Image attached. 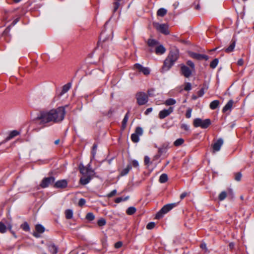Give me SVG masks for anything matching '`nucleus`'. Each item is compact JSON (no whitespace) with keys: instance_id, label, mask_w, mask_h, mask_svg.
<instances>
[{"instance_id":"24","label":"nucleus","mask_w":254,"mask_h":254,"mask_svg":"<svg viewBox=\"0 0 254 254\" xmlns=\"http://www.w3.org/2000/svg\"><path fill=\"white\" fill-rule=\"evenodd\" d=\"M235 45H236V42L235 41H234L233 42H232V43L230 44V45L227 48H226L225 49V52L228 53H229L232 52L235 48Z\"/></svg>"},{"instance_id":"38","label":"nucleus","mask_w":254,"mask_h":254,"mask_svg":"<svg viewBox=\"0 0 254 254\" xmlns=\"http://www.w3.org/2000/svg\"><path fill=\"white\" fill-rule=\"evenodd\" d=\"M97 224L99 226H103L106 224V220L104 218H100L98 220Z\"/></svg>"},{"instance_id":"34","label":"nucleus","mask_w":254,"mask_h":254,"mask_svg":"<svg viewBox=\"0 0 254 254\" xmlns=\"http://www.w3.org/2000/svg\"><path fill=\"white\" fill-rule=\"evenodd\" d=\"M128 114L127 113L124 119H123V122H122V127L124 129L126 127V125H127V121H128Z\"/></svg>"},{"instance_id":"50","label":"nucleus","mask_w":254,"mask_h":254,"mask_svg":"<svg viewBox=\"0 0 254 254\" xmlns=\"http://www.w3.org/2000/svg\"><path fill=\"white\" fill-rule=\"evenodd\" d=\"M132 165L133 167L137 168L139 166V163L137 161L134 160L132 161Z\"/></svg>"},{"instance_id":"28","label":"nucleus","mask_w":254,"mask_h":254,"mask_svg":"<svg viewBox=\"0 0 254 254\" xmlns=\"http://www.w3.org/2000/svg\"><path fill=\"white\" fill-rule=\"evenodd\" d=\"M219 105V101L218 100H214L210 103V108L212 110H214L218 107Z\"/></svg>"},{"instance_id":"52","label":"nucleus","mask_w":254,"mask_h":254,"mask_svg":"<svg viewBox=\"0 0 254 254\" xmlns=\"http://www.w3.org/2000/svg\"><path fill=\"white\" fill-rule=\"evenodd\" d=\"M122 245H123V243L122 242H118L115 244V247L116 249H119V248H121L122 246Z\"/></svg>"},{"instance_id":"15","label":"nucleus","mask_w":254,"mask_h":254,"mask_svg":"<svg viewBox=\"0 0 254 254\" xmlns=\"http://www.w3.org/2000/svg\"><path fill=\"white\" fill-rule=\"evenodd\" d=\"M173 64L174 63L172 62L168 58H167L164 61V66L162 68V70L163 71H167L169 70Z\"/></svg>"},{"instance_id":"51","label":"nucleus","mask_w":254,"mask_h":254,"mask_svg":"<svg viewBox=\"0 0 254 254\" xmlns=\"http://www.w3.org/2000/svg\"><path fill=\"white\" fill-rule=\"evenodd\" d=\"M181 127L182 129H184V130H185L186 131H188L189 130V126L185 124H182L181 125Z\"/></svg>"},{"instance_id":"35","label":"nucleus","mask_w":254,"mask_h":254,"mask_svg":"<svg viewBox=\"0 0 254 254\" xmlns=\"http://www.w3.org/2000/svg\"><path fill=\"white\" fill-rule=\"evenodd\" d=\"M21 228L25 231H29L30 230L29 226L27 222H25L21 224Z\"/></svg>"},{"instance_id":"62","label":"nucleus","mask_w":254,"mask_h":254,"mask_svg":"<svg viewBox=\"0 0 254 254\" xmlns=\"http://www.w3.org/2000/svg\"><path fill=\"white\" fill-rule=\"evenodd\" d=\"M201 56H202V60L204 59L206 61L208 60V57L207 56L205 55H202Z\"/></svg>"},{"instance_id":"25","label":"nucleus","mask_w":254,"mask_h":254,"mask_svg":"<svg viewBox=\"0 0 254 254\" xmlns=\"http://www.w3.org/2000/svg\"><path fill=\"white\" fill-rule=\"evenodd\" d=\"M49 250L52 254H56L58 252V248L54 245H50L49 246Z\"/></svg>"},{"instance_id":"27","label":"nucleus","mask_w":254,"mask_h":254,"mask_svg":"<svg viewBox=\"0 0 254 254\" xmlns=\"http://www.w3.org/2000/svg\"><path fill=\"white\" fill-rule=\"evenodd\" d=\"M190 55L191 57L195 59L196 60H202V56L201 54L193 53V52H190Z\"/></svg>"},{"instance_id":"16","label":"nucleus","mask_w":254,"mask_h":254,"mask_svg":"<svg viewBox=\"0 0 254 254\" xmlns=\"http://www.w3.org/2000/svg\"><path fill=\"white\" fill-rule=\"evenodd\" d=\"M67 183L65 180H62L57 181L55 187L57 188H64L67 186Z\"/></svg>"},{"instance_id":"55","label":"nucleus","mask_w":254,"mask_h":254,"mask_svg":"<svg viewBox=\"0 0 254 254\" xmlns=\"http://www.w3.org/2000/svg\"><path fill=\"white\" fill-rule=\"evenodd\" d=\"M97 147V146L96 145H94V146H93V151H92V153L93 157H94L95 155Z\"/></svg>"},{"instance_id":"39","label":"nucleus","mask_w":254,"mask_h":254,"mask_svg":"<svg viewBox=\"0 0 254 254\" xmlns=\"http://www.w3.org/2000/svg\"><path fill=\"white\" fill-rule=\"evenodd\" d=\"M227 196V193L225 191L221 192L219 195V199L220 200H224Z\"/></svg>"},{"instance_id":"2","label":"nucleus","mask_w":254,"mask_h":254,"mask_svg":"<svg viewBox=\"0 0 254 254\" xmlns=\"http://www.w3.org/2000/svg\"><path fill=\"white\" fill-rule=\"evenodd\" d=\"M177 206V203H173L170 204H167L164 205L161 209L156 214L155 218L156 219H160L162 216L168 213L169 211H170L172 209Z\"/></svg>"},{"instance_id":"53","label":"nucleus","mask_w":254,"mask_h":254,"mask_svg":"<svg viewBox=\"0 0 254 254\" xmlns=\"http://www.w3.org/2000/svg\"><path fill=\"white\" fill-rule=\"evenodd\" d=\"M116 193H117V190H114L108 194V196L109 197H111L113 196H114V195H115L116 194Z\"/></svg>"},{"instance_id":"60","label":"nucleus","mask_w":254,"mask_h":254,"mask_svg":"<svg viewBox=\"0 0 254 254\" xmlns=\"http://www.w3.org/2000/svg\"><path fill=\"white\" fill-rule=\"evenodd\" d=\"M204 93V91L203 88H202L199 92H198V95L199 96H202Z\"/></svg>"},{"instance_id":"29","label":"nucleus","mask_w":254,"mask_h":254,"mask_svg":"<svg viewBox=\"0 0 254 254\" xmlns=\"http://www.w3.org/2000/svg\"><path fill=\"white\" fill-rule=\"evenodd\" d=\"M167 13V10L164 8H161L157 11V14L158 16L163 17Z\"/></svg>"},{"instance_id":"10","label":"nucleus","mask_w":254,"mask_h":254,"mask_svg":"<svg viewBox=\"0 0 254 254\" xmlns=\"http://www.w3.org/2000/svg\"><path fill=\"white\" fill-rule=\"evenodd\" d=\"M179 57V51L175 49L170 52L167 58L173 63H175Z\"/></svg>"},{"instance_id":"44","label":"nucleus","mask_w":254,"mask_h":254,"mask_svg":"<svg viewBox=\"0 0 254 254\" xmlns=\"http://www.w3.org/2000/svg\"><path fill=\"white\" fill-rule=\"evenodd\" d=\"M191 89V85L190 83H187L185 85L184 89L186 91H190Z\"/></svg>"},{"instance_id":"31","label":"nucleus","mask_w":254,"mask_h":254,"mask_svg":"<svg viewBox=\"0 0 254 254\" xmlns=\"http://www.w3.org/2000/svg\"><path fill=\"white\" fill-rule=\"evenodd\" d=\"M136 211V208L134 207H130L127 210V213L128 215H132Z\"/></svg>"},{"instance_id":"17","label":"nucleus","mask_w":254,"mask_h":254,"mask_svg":"<svg viewBox=\"0 0 254 254\" xmlns=\"http://www.w3.org/2000/svg\"><path fill=\"white\" fill-rule=\"evenodd\" d=\"M93 176L86 175L83 176L80 178V182L82 185H85L87 184L91 180Z\"/></svg>"},{"instance_id":"5","label":"nucleus","mask_w":254,"mask_h":254,"mask_svg":"<svg viewBox=\"0 0 254 254\" xmlns=\"http://www.w3.org/2000/svg\"><path fill=\"white\" fill-rule=\"evenodd\" d=\"M143 134V129L141 127H138L136 128L135 132L132 133L131 135V140L134 142H137L139 141V136L142 135Z\"/></svg>"},{"instance_id":"8","label":"nucleus","mask_w":254,"mask_h":254,"mask_svg":"<svg viewBox=\"0 0 254 254\" xmlns=\"http://www.w3.org/2000/svg\"><path fill=\"white\" fill-rule=\"evenodd\" d=\"M154 26L155 28L159 31L164 34H168L169 31L167 26L164 24H159L157 23H154Z\"/></svg>"},{"instance_id":"18","label":"nucleus","mask_w":254,"mask_h":254,"mask_svg":"<svg viewBox=\"0 0 254 254\" xmlns=\"http://www.w3.org/2000/svg\"><path fill=\"white\" fill-rule=\"evenodd\" d=\"M234 104V101L232 100H230L228 101V102L226 104V105L223 108V112H226L227 111L231 110L232 108L233 105Z\"/></svg>"},{"instance_id":"37","label":"nucleus","mask_w":254,"mask_h":254,"mask_svg":"<svg viewBox=\"0 0 254 254\" xmlns=\"http://www.w3.org/2000/svg\"><path fill=\"white\" fill-rule=\"evenodd\" d=\"M6 228L5 225L2 222H0V232L1 233H4L6 232Z\"/></svg>"},{"instance_id":"41","label":"nucleus","mask_w":254,"mask_h":254,"mask_svg":"<svg viewBox=\"0 0 254 254\" xmlns=\"http://www.w3.org/2000/svg\"><path fill=\"white\" fill-rule=\"evenodd\" d=\"M155 226V223L154 222H150L147 225L146 228L148 230H151L154 228Z\"/></svg>"},{"instance_id":"58","label":"nucleus","mask_w":254,"mask_h":254,"mask_svg":"<svg viewBox=\"0 0 254 254\" xmlns=\"http://www.w3.org/2000/svg\"><path fill=\"white\" fill-rule=\"evenodd\" d=\"M200 248L206 251H207L206 245L205 243L201 244L200 245Z\"/></svg>"},{"instance_id":"57","label":"nucleus","mask_w":254,"mask_h":254,"mask_svg":"<svg viewBox=\"0 0 254 254\" xmlns=\"http://www.w3.org/2000/svg\"><path fill=\"white\" fill-rule=\"evenodd\" d=\"M152 110L153 109L152 108H149L147 109V110L145 112V114L146 115H147L148 114H149L150 112H151L152 111Z\"/></svg>"},{"instance_id":"47","label":"nucleus","mask_w":254,"mask_h":254,"mask_svg":"<svg viewBox=\"0 0 254 254\" xmlns=\"http://www.w3.org/2000/svg\"><path fill=\"white\" fill-rule=\"evenodd\" d=\"M242 176V175L240 173H237L235 175V179L236 181H239L241 180Z\"/></svg>"},{"instance_id":"59","label":"nucleus","mask_w":254,"mask_h":254,"mask_svg":"<svg viewBox=\"0 0 254 254\" xmlns=\"http://www.w3.org/2000/svg\"><path fill=\"white\" fill-rule=\"evenodd\" d=\"M243 64H244V61H243V59H242L239 60V61L237 62V64L239 65H242Z\"/></svg>"},{"instance_id":"23","label":"nucleus","mask_w":254,"mask_h":254,"mask_svg":"<svg viewBox=\"0 0 254 254\" xmlns=\"http://www.w3.org/2000/svg\"><path fill=\"white\" fill-rule=\"evenodd\" d=\"M131 168V166L130 165H128L126 168L121 171L120 176H124L128 174Z\"/></svg>"},{"instance_id":"64","label":"nucleus","mask_w":254,"mask_h":254,"mask_svg":"<svg viewBox=\"0 0 254 254\" xmlns=\"http://www.w3.org/2000/svg\"><path fill=\"white\" fill-rule=\"evenodd\" d=\"M229 247L231 249H232L234 247V244L233 243H230L229 244Z\"/></svg>"},{"instance_id":"11","label":"nucleus","mask_w":254,"mask_h":254,"mask_svg":"<svg viewBox=\"0 0 254 254\" xmlns=\"http://www.w3.org/2000/svg\"><path fill=\"white\" fill-rule=\"evenodd\" d=\"M223 144V140L222 138L218 139L213 145V153L219 151Z\"/></svg>"},{"instance_id":"40","label":"nucleus","mask_w":254,"mask_h":254,"mask_svg":"<svg viewBox=\"0 0 254 254\" xmlns=\"http://www.w3.org/2000/svg\"><path fill=\"white\" fill-rule=\"evenodd\" d=\"M86 218L89 221H92L94 219L95 216L92 213H88L87 214Z\"/></svg>"},{"instance_id":"4","label":"nucleus","mask_w":254,"mask_h":254,"mask_svg":"<svg viewBox=\"0 0 254 254\" xmlns=\"http://www.w3.org/2000/svg\"><path fill=\"white\" fill-rule=\"evenodd\" d=\"M137 102L139 105H143L148 102V96L144 93H138L136 94Z\"/></svg>"},{"instance_id":"45","label":"nucleus","mask_w":254,"mask_h":254,"mask_svg":"<svg viewBox=\"0 0 254 254\" xmlns=\"http://www.w3.org/2000/svg\"><path fill=\"white\" fill-rule=\"evenodd\" d=\"M191 112H192V110L190 108H189L187 110V113L186 114V116L187 118H190L191 117Z\"/></svg>"},{"instance_id":"33","label":"nucleus","mask_w":254,"mask_h":254,"mask_svg":"<svg viewBox=\"0 0 254 254\" xmlns=\"http://www.w3.org/2000/svg\"><path fill=\"white\" fill-rule=\"evenodd\" d=\"M65 216L67 219H71L72 217L73 212L72 211L68 209L65 211Z\"/></svg>"},{"instance_id":"46","label":"nucleus","mask_w":254,"mask_h":254,"mask_svg":"<svg viewBox=\"0 0 254 254\" xmlns=\"http://www.w3.org/2000/svg\"><path fill=\"white\" fill-rule=\"evenodd\" d=\"M144 163L146 165H149L151 164L150 158L148 156H145L144 157Z\"/></svg>"},{"instance_id":"20","label":"nucleus","mask_w":254,"mask_h":254,"mask_svg":"<svg viewBox=\"0 0 254 254\" xmlns=\"http://www.w3.org/2000/svg\"><path fill=\"white\" fill-rule=\"evenodd\" d=\"M19 134V132L16 130L11 131L9 133V135L5 138V141H7L10 140L14 137L18 135Z\"/></svg>"},{"instance_id":"32","label":"nucleus","mask_w":254,"mask_h":254,"mask_svg":"<svg viewBox=\"0 0 254 254\" xmlns=\"http://www.w3.org/2000/svg\"><path fill=\"white\" fill-rule=\"evenodd\" d=\"M184 142V140L183 138L177 139L174 142V144L176 146H178L182 145Z\"/></svg>"},{"instance_id":"42","label":"nucleus","mask_w":254,"mask_h":254,"mask_svg":"<svg viewBox=\"0 0 254 254\" xmlns=\"http://www.w3.org/2000/svg\"><path fill=\"white\" fill-rule=\"evenodd\" d=\"M168 146L163 145L162 147L159 149V152L160 153H163L164 152H165L166 150L167 149Z\"/></svg>"},{"instance_id":"30","label":"nucleus","mask_w":254,"mask_h":254,"mask_svg":"<svg viewBox=\"0 0 254 254\" xmlns=\"http://www.w3.org/2000/svg\"><path fill=\"white\" fill-rule=\"evenodd\" d=\"M168 180V176L166 174H162L159 178V182L161 183H164Z\"/></svg>"},{"instance_id":"48","label":"nucleus","mask_w":254,"mask_h":254,"mask_svg":"<svg viewBox=\"0 0 254 254\" xmlns=\"http://www.w3.org/2000/svg\"><path fill=\"white\" fill-rule=\"evenodd\" d=\"M85 202H86V201L84 198H80L78 202V205L80 206H82L83 205H84L85 204Z\"/></svg>"},{"instance_id":"21","label":"nucleus","mask_w":254,"mask_h":254,"mask_svg":"<svg viewBox=\"0 0 254 254\" xmlns=\"http://www.w3.org/2000/svg\"><path fill=\"white\" fill-rule=\"evenodd\" d=\"M71 86V84L70 83H68L64 85L63 87V89H62L61 93H60V95H62L64 94L67 92L69 90V89L70 88Z\"/></svg>"},{"instance_id":"3","label":"nucleus","mask_w":254,"mask_h":254,"mask_svg":"<svg viewBox=\"0 0 254 254\" xmlns=\"http://www.w3.org/2000/svg\"><path fill=\"white\" fill-rule=\"evenodd\" d=\"M210 123L209 119L202 120L200 118H196L193 121V126L196 127H200L203 128H206L210 125Z\"/></svg>"},{"instance_id":"22","label":"nucleus","mask_w":254,"mask_h":254,"mask_svg":"<svg viewBox=\"0 0 254 254\" xmlns=\"http://www.w3.org/2000/svg\"><path fill=\"white\" fill-rule=\"evenodd\" d=\"M176 103V101L173 98H169L167 99L164 102V104L166 106H172Z\"/></svg>"},{"instance_id":"14","label":"nucleus","mask_w":254,"mask_h":254,"mask_svg":"<svg viewBox=\"0 0 254 254\" xmlns=\"http://www.w3.org/2000/svg\"><path fill=\"white\" fill-rule=\"evenodd\" d=\"M35 229L36 232H34L33 235L36 238H39L40 235L39 233H43L45 231V228L40 224H37L35 226Z\"/></svg>"},{"instance_id":"54","label":"nucleus","mask_w":254,"mask_h":254,"mask_svg":"<svg viewBox=\"0 0 254 254\" xmlns=\"http://www.w3.org/2000/svg\"><path fill=\"white\" fill-rule=\"evenodd\" d=\"M127 199V197L126 198H123V197H118V198H116V199L115 200V202L117 203H119V202H120L123 200H125Z\"/></svg>"},{"instance_id":"19","label":"nucleus","mask_w":254,"mask_h":254,"mask_svg":"<svg viewBox=\"0 0 254 254\" xmlns=\"http://www.w3.org/2000/svg\"><path fill=\"white\" fill-rule=\"evenodd\" d=\"M166 52V49L162 45L158 46L155 49V53L157 55H162Z\"/></svg>"},{"instance_id":"43","label":"nucleus","mask_w":254,"mask_h":254,"mask_svg":"<svg viewBox=\"0 0 254 254\" xmlns=\"http://www.w3.org/2000/svg\"><path fill=\"white\" fill-rule=\"evenodd\" d=\"M187 64L188 66L190 67V68L193 70H194V64L191 61H188L187 63Z\"/></svg>"},{"instance_id":"49","label":"nucleus","mask_w":254,"mask_h":254,"mask_svg":"<svg viewBox=\"0 0 254 254\" xmlns=\"http://www.w3.org/2000/svg\"><path fill=\"white\" fill-rule=\"evenodd\" d=\"M119 5H120L119 2L116 1L114 3V11H116L118 9Z\"/></svg>"},{"instance_id":"61","label":"nucleus","mask_w":254,"mask_h":254,"mask_svg":"<svg viewBox=\"0 0 254 254\" xmlns=\"http://www.w3.org/2000/svg\"><path fill=\"white\" fill-rule=\"evenodd\" d=\"M187 195V192H183L180 195V198L181 199H183L184 198H185Z\"/></svg>"},{"instance_id":"12","label":"nucleus","mask_w":254,"mask_h":254,"mask_svg":"<svg viewBox=\"0 0 254 254\" xmlns=\"http://www.w3.org/2000/svg\"><path fill=\"white\" fill-rule=\"evenodd\" d=\"M134 67L139 72H142L145 75H147L150 73V70L148 68L144 67L139 64H135Z\"/></svg>"},{"instance_id":"63","label":"nucleus","mask_w":254,"mask_h":254,"mask_svg":"<svg viewBox=\"0 0 254 254\" xmlns=\"http://www.w3.org/2000/svg\"><path fill=\"white\" fill-rule=\"evenodd\" d=\"M60 142V139H57L55 141V144H56V145H58Z\"/></svg>"},{"instance_id":"36","label":"nucleus","mask_w":254,"mask_h":254,"mask_svg":"<svg viewBox=\"0 0 254 254\" xmlns=\"http://www.w3.org/2000/svg\"><path fill=\"white\" fill-rule=\"evenodd\" d=\"M218 64V60L217 59H215L213 61L211 62L210 63V66L212 68H215Z\"/></svg>"},{"instance_id":"56","label":"nucleus","mask_w":254,"mask_h":254,"mask_svg":"<svg viewBox=\"0 0 254 254\" xmlns=\"http://www.w3.org/2000/svg\"><path fill=\"white\" fill-rule=\"evenodd\" d=\"M7 224V226L8 227V229H9V230L12 233V234L14 236L15 234H14V233L12 231V225L11 224H10L9 223H6Z\"/></svg>"},{"instance_id":"1","label":"nucleus","mask_w":254,"mask_h":254,"mask_svg":"<svg viewBox=\"0 0 254 254\" xmlns=\"http://www.w3.org/2000/svg\"><path fill=\"white\" fill-rule=\"evenodd\" d=\"M65 113L64 108L61 107L49 111L41 112L40 115L36 118V120H40L41 124L51 122L57 123L63 120Z\"/></svg>"},{"instance_id":"13","label":"nucleus","mask_w":254,"mask_h":254,"mask_svg":"<svg viewBox=\"0 0 254 254\" xmlns=\"http://www.w3.org/2000/svg\"><path fill=\"white\" fill-rule=\"evenodd\" d=\"M194 70L188 67L186 65H183L181 67V71L183 75H184L186 77H189L190 76L191 73Z\"/></svg>"},{"instance_id":"26","label":"nucleus","mask_w":254,"mask_h":254,"mask_svg":"<svg viewBox=\"0 0 254 254\" xmlns=\"http://www.w3.org/2000/svg\"><path fill=\"white\" fill-rule=\"evenodd\" d=\"M158 44V41L153 39H149L147 41V44L149 47H154Z\"/></svg>"},{"instance_id":"7","label":"nucleus","mask_w":254,"mask_h":254,"mask_svg":"<svg viewBox=\"0 0 254 254\" xmlns=\"http://www.w3.org/2000/svg\"><path fill=\"white\" fill-rule=\"evenodd\" d=\"M174 111V107H170L167 109H164L160 111L159 113V118L160 119H163L166 117L169 116Z\"/></svg>"},{"instance_id":"9","label":"nucleus","mask_w":254,"mask_h":254,"mask_svg":"<svg viewBox=\"0 0 254 254\" xmlns=\"http://www.w3.org/2000/svg\"><path fill=\"white\" fill-rule=\"evenodd\" d=\"M55 178L53 177L45 178L43 179L40 186L43 188L48 187L50 185L54 183Z\"/></svg>"},{"instance_id":"6","label":"nucleus","mask_w":254,"mask_h":254,"mask_svg":"<svg viewBox=\"0 0 254 254\" xmlns=\"http://www.w3.org/2000/svg\"><path fill=\"white\" fill-rule=\"evenodd\" d=\"M79 169L80 173L84 176H93L94 174L93 170L90 168V165H89L87 167H86L82 164H80L79 165Z\"/></svg>"}]
</instances>
